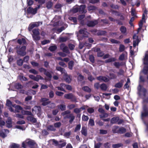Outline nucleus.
I'll list each match as a JSON object with an SVG mask.
<instances>
[{
    "label": "nucleus",
    "mask_w": 148,
    "mask_h": 148,
    "mask_svg": "<svg viewBox=\"0 0 148 148\" xmlns=\"http://www.w3.org/2000/svg\"><path fill=\"white\" fill-rule=\"evenodd\" d=\"M126 129L124 127H122L120 128L118 130V133L123 134L126 132Z\"/></svg>",
    "instance_id": "36"
},
{
    "label": "nucleus",
    "mask_w": 148,
    "mask_h": 148,
    "mask_svg": "<svg viewBox=\"0 0 148 148\" xmlns=\"http://www.w3.org/2000/svg\"><path fill=\"white\" fill-rule=\"evenodd\" d=\"M47 128L48 131H55L56 130L55 128L53 125H48L47 127Z\"/></svg>",
    "instance_id": "26"
},
{
    "label": "nucleus",
    "mask_w": 148,
    "mask_h": 148,
    "mask_svg": "<svg viewBox=\"0 0 148 148\" xmlns=\"http://www.w3.org/2000/svg\"><path fill=\"white\" fill-rule=\"evenodd\" d=\"M6 105L9 107V109L11 112L14 111V110L12 108L14 105L12 104L11 102L9 99L6 101Z\"/></svg>",
    "instance_id": "14"
},
{
    "label": "nucleus",
    "mask_w": 148,
    "mask_h": 148,
    "mask_svg": "<svg viewBox=\"0 0 148 148\" xmlns=\"http://www.w3.org/2000/svg\"><path fill=\"white\" fill-rule=\"evenodd\" d=\"M29 72L34 74H37L38 73V72L37 71L33 69L30 70Z\"/></svg>",
    "instance_id": "55"
},
{
    "label": "nucleus",
    "mask_w": 148,
    "mask_h": 148,
    "mask_svg": "<svg viewBox=\"0 0 148 148\" xmlns=\"http://www.w3.org/2000/svg\"><path fill=\"white\" fill-rule=\"evenodd\" d=\"M143 111L141 112V118L143 120L144 117L148 116V111L147 110V107L146 105L143 107Z\"/></svg>",
    "instance_id": "7"
},
{
    "label": "nucleus",
    "mask_w": 148,
    "mask_h": 148,
    "mask_svg": "<svg viewBox=\"0 0 148 148\" xmlns=\"http://www.w3.org/2000/svg\"><path fill=\"white\" fill-rule=\"evenodd\" d=\"M123 145L121 143H118L116 144L113 145L112 147L114 148H118L120 147H122Z\"/></svg>",
    "instance_id": "44"
},
{
    "label": "nucleus",
    "mask_w": 148,
    "mask_h": 148,
    "mask_svg": "<svg viewBox=\"0 0 148 148\" xmlns=\"http://www.w3.org/2000/svg\"><path fill=\"white\" fill-rule=\"evenodd\" d=\"M15 87L17 89L21 88L22 87V86L19 83H16L15 85Z\"/></svg>",
    "instance_id": "62"
},
{
    "label": "nucleus",
    "mask_w": 148,
    "mask_h": 148,
    "mask_svg": "<svg viewBox=\"0 0 148 148\" xmlns=\"http://www.w3.org/2000/svg\"><path fill=\"white\" fill-rule=\"evenodd\" d=\"M53 3L51 1H49L46 3V7L48 9H50L52 7Z\"/></svg>",
    "instance_id": "30"
},
{
    "label": "nucleus",
    "mask_w": 148,
    "mask_h": 148,
    "mask_svg": "<svg viewBox=\"0 0 148 148\" xmlns=\"http://www.w3.org/2000/svg\"><path fill=\"white\" fill-rule=\"evenodd\" d=\"M110 41L112 43H116V44H120V42L118 41L117 40H116L114 39H111L110 40Z\"/></svg>",
    "instance_id": "60"
},
{
    "label": "nucleus",
    "mask_w": 148,
    "mask_h": 148,
    "mask_svg": "<svg viewBox=\"0 0 148 148\" xmlns=\"http://www.w3.org/2000/svg\"><path fill=\"white\" fill-rule=\"evenodd\" d=\"M125 47L124 45H120L119 48V51L120 52H121L124 51L125 50Z\"/></svg>",
    "instance_id": "53"
},
{
    "label": "nucleus",
    "mask_w": 148,
    "mask_h": 148,
    "mask_svg": "<svg viewBox=\"0 0 148 148\" xmlns=\"http://www.w3.org/2000/svg\"><path fill=\"white\" fill-rule=\"evenodd\" d=\"M26 144L28 145L32 148H35L37 145L34 140L29 139L27 140L25 142H23L22 143V147L25 148L26 147Z\"/></svg>",
    "instance_id": "1"
},
{
    "label": "nucleus",
    "mask_w": 148,
    "mask_h": 148,
    "mask_svg": "<svg viewBox=\"0 0 148 148\" xmlns=\"http://www.w3.org/2000/svg\"><path fill=\"white\" fill-rule=\"evenodd\" d=\"M143 63L144 64L148 66H144L142 72L145 74L146 75L148 73V55L146 54L145 57L143 59ZM142 72H140V74Z\"/></svg>",
    "instance_id": "2"
},
{
    "label": "nucleus",
    "mask_w": 148,
    "mask_h": 148,
    "mask_svg": "<svg viewBox=\"0 0 148 148\" xmlns=\"http://www.w3.org/2000/svg\"><path fill=\"white\" fill-rule=\"evenodd\" d=\"M72 12L74 13H76L78 11L79 12V6L76 5L73 8L72 10Z\"/></svg>",
    "instance_id": "29"
},
{
    "label": "nucleus",
    "mask_w": 148,
    "mask_h": 148,
    "mask_svg": "<svg viewBox=\"0 0 148 148\" xmlns=\"http://www.w3.org/2000/svg\"><path fill=\"white\" fill-rule=\"evenodd\" d=\"M82 118L83 120L86 121H87L89 119L88 116L84 115H83Z\"/></svg>",
    "instance_id": "61"
},
{
    "label": "nucleus",
    "mask_w": 148,
    "mask_h": 148,
    "mask_svg": "<svg viewBox=\"0 0 148 148\" xmlns=\"http://www.w3.org/2000/svg\"><path fill=\"white\" fill-rule=\"evenodd\" d=\"M87 111L90 113H92L94 112V110L92 108H89L88 109Z\"/></svg>",
    "instance_id": "63"
},
{
    "label": "nucleus",
    "mask_w": 148,
    "mask_h": 148,
    "mask_svg": "<svg viewBox=\"0 0 148 148\" xmlns=\"http://www.w3.org/2000/svg\"><path fill=\"white\" fill-rule=\"evenodd\" d=\"M79 33L81 34L84 35V36H87L88 34V33L86 31V29H81L79 30Z\"/></svg>",
    "instance_id": "23"
},
{
    "label": "nucleus",
    "mask_w": 148,
    "mask_h": 148,
    "mask_svg": "<svg viewBox=\"0 0 148 148\" xmlns=\"http://www.w3.org/2000/svg\"><path fill=\"white\" fill-rule=\"evenodd\" d=\"M6 127L8 128L11 127L12 126V120L10 117H8L6 121Z\"/></svg>",
    "instance_id": "21"
},
{
    "label": "nucleus",
    "mask_w": 148,
    "mask_h": 148,
    "mask_svg": "<svg viewBox=\"0 0 148 148\" xmlns=\"http://www.w3.org/2000/svg\"><path fill=\"white\" fill-rule=\"evenodd\" d=\"M41 110V108L39 106H35L32 109V112H34V111L37 113H40Z\"/></svg>",
    "instance_id": "19"
},
{
    "label": "nucleus",
    "mask_w": 148,
    "mask_h": 148,
    "mask_svg": "<svg viewBox=\"0 0 148 148\" xmlns=\"http://www.w3.org/2000/svg\"><path fill=\"white\" fill-rule=\"evenodd\" d=\"M27 10L28 13H31L33 14H35L37 12L36 9L33 8L31 7H29L27 9Z\"/></svg>",
    "instance_id": "16"
},
{
    "label": "nucleus",
    "mask_w": 148,
    "mask_h": 148,
    "mask_svg": "<svg viewBox=\"0 0 148 148\" xmlns=\"http://www.w3.org/2000/svg\"><path fill=\"white\" fill-rule=\"evenodd\" d=\"M111 12L113 15L116 16H120L121 15V14L116 11L112 10Z\"/></svg>",
    "instance_id": "51"
},
{
    "label": "nucleus",
    "mask_w": 148,
    "mask_h": 148,
    "mask_svg": "<svg viewBox=\"0 0 148 148\" xmlns=\"http://www.w3.org/2000/svg\"><path fill=\"white\" fill-rule=\"evenodd\" d=\"M123 81L121 80L120 82H119L115 85V87L116 88H120L122 87L123 85Z\"/></svg>",
    "instance_id": "28"
},
{
    "label": "nucleus",
    "mask_w": 148,
    "mask_h": 148,
    "mask_svg": "<svg viewBox=\"0 0 148 148\" xmlns=\"http://www.w3.org/2000/svg\"><path fill=\"white\" fill-rule=\"evenodd\" d=\"M81 111V108H76L74 110V112L76 114L80 113Z\"/></svg>",
    "instance_id": "64"
},
{
    "label": "nucleus",
    "mask_w": 148,
    "mask_h": 148,
    "mask_svg": "<svg viewBox=\"0 0 148 148\" xmlns=\"http://www.w3.org/2000/svg\"><path fill=\"white\" fill-rule=\"evenodd\" d=\"M17 42L20 45H25L26 43L25 39L24 38L18 39Z\"/></svg>",
    "instance_id": "25"
},
{
    "label": "nucleus",
    "mask_w": 148,
    "mask_h": 148,
    "mask_svg": "<svg viewBox=\"0 0 148 148\" xmlns=\"http://www.w3.org/2000/svg\"><path fill=\"white\" fill-rule=\"evenodd\" d=\"M60 48L63 51L66 53H69V49L64 44H61L60 45Z\"/></svg>",
    "instance_id": "13"
},
{
    "label": "nucleus",
    "mask_w": 148,
    "mask_h": 148,
    "mask_svg": "<svg viewBox=\"0 0 148 148\" xmlns=\"http://www.w3.org/2000/svg\"><path fill=\"white\" fill-rule=\"evenodd\" d=\"M120 30L123 34H126L127 29L125 27L122 26L120 27Z\"/></svg>",
    "instance_id": "27"
},
{
    "label": "nucleus",
    "mask_w": 148,
    "mask_h": 148,
    "mask_svg": "<svg viewBox=\"0 0 148 148\" xmlns=\"http://www.w3.org/2000/svg\"><path fill=\"white\" fill-rule=\"evenodd\" d=\"M44 74L46 76L49 77V78H51L52 76L49 72L47 71V70L44 73Z\"/></svg>",
    "instance_id": "54"
},
{
    "label": "nucleus",
    "mask_w": 148,
    "mask_h": 148,
    "mask_svg": "<svg viewBox=\"0 0 148 148\" xmlns=\"http://www.w3.org/2000/svg\"><path fill=\"white\" fill-rule=\"evenodd\" d=\"M23 61L21 59H20L17 61V64L19 66H22L23 65Z\"/></svg>",
    "instance_id": "56"
},
{
    "label": "nucleus",
    "mask_w": 148,
    "mask_h": 148,
    "mask_svg": "<svg viewBox=\"0 0 148 148\" xmlns=\"http://www.w3.org/2000/svg\"><path fill=\"white\" fill-rule=\"evenodd\" d=\"M27 119L32 123H35L36 122V118L32 116H29L27 117Z\"/></svg>",
    "instance_id": "24"
},
{
    "label": "nucleus",
    "mask_w": 148,
    "mask_h": 148,
    "mask_svg": "<svg viewBox=\"0 0 148 148\" xmlns=\"http://www.w3.org/2000/svg\"><path fill=\"white\" fill-rule=\"evenodd\" d=\"M56 69L58 71H60L62 74H64V75L65 76V80L66 82L69 83L70 82L71 79L70 77L67 75L66 72L64 69L60 67L57 66Z\"/></svg>",
    "instance_id": "4"
},
{
    "label": "nucleus",
    "mask_w": 148,
    "mask_h": 148,
    "mask_svg": "<svg viewBox=\"0 0 148 148\" xmlns=\"http://www.w3.org/2000/svg\"><path fill=\"white\" fill-rule=\"evenodd\" d=\"M58 107L62 111L66 110V106L63 104H61L58 106Z\"/></svg>",
    "instance_id": "39"
},
{
    "label": "nucleus",
    "mask_w": 148,
    "mask_h": 148,
    "mask_svg": "<svg viewBox=\"0 0 148 148\" xmlns=\"http://www.w3.org/2000/svg\"><path fill=\"white\" fill-rule=\"evenodd\" d=\"M62 143H60L59 144V147H62L64 146L66 144V143L64 141V140H62Z\"/></svg>",
    "instance_id": "59"
},
{
    "label": "nucleus",
    "mask_w": 148,
    "mask_h": 148,
    "mask_svg": "<svg viewBox=\"0 0 148 148\" xmlns=\"http://www.w3.org/2000/svg\"><path fill=\"white\" fill-rule=\"evenodd\" d=\"M32 37L35 41H38L40 39V37L39 36V35H33Z\"/></svg>",
    "instance_id": "38"
},
{
    "label": "nucleus",
    "mask_w": 148,
    "mask_h": 148,
    "mask_svg": "<svg viewBox=\"0 0 148 148\" xmlns=\"http://www.w3.org/2000/svg\"><path fill=\"white\" fill-rule=\"evenodd\" d=\"M69 68L70 69H72L74 65L73 62L72 61H70L68 64Z\"/></svg>",
    "instance_id": "45"
},
{
    "label": "nucleus",
    "mask_w": 148,
    "mask_h": 148,
    "mask_svg": "<svg viewBox=\"0 0 148 148\" xmlns=\"http://www.w3.org/2000/svg\"><path fill=\"white\" fill-rule=\"evenodd\" d=\"M119 128V127L116 126H114L112 127V131L113 133H118V130Z\"/></svg>",
    "instance_id": "40"
},
{
    "label": "nucleus",
    "mask_w": 148,
    "mask_h": 148,
    "mask_svg": "<svg viewBox=\"0 0 148 148\" xmlns=\"http://www.w3.org/2000/svg\"><path fill=\"white\" fill-rule=\"evenodd\" d=\"M52 141L53 142V144L56 146H58L59 147V145L60 143H62V140H60L59 142H58L55 139H53Z\"/></svg>",
    "instance_id": "35"
},
{
    "label": "nucleus",
    "mask_w": 148,
    "mask_h": 148,
    "mask_svg": "<svg viewBox=\"0 0 148 148\" xmlns=\"http://www.w3.org/2000/svg\"><path fill=\"white\" fill-rule=\"evenodd\" d=\"M138 93L140 96H143L145 97V96L147 90L140 84H139L138 86Z\"/></svg>",
    "instance_id": "5"
},
{
    "label": "nucleus",
    "mask_w": 148,
    "mask_h": 148,
    "mask_svg": "<svg viewBox=\"0 0 148 148\" xmlns=\"http://www.w3.org/2000/svg\"><path fill=\"white\" fill-rule=\"evenodd\" d=\"M97 79L100 81H103L107 82L109 81V79L105 76H100L97 77Z\"/></svg>",
    "instance_id": "15"
},
{
    "label": "nucleus",
    "mask_w": 148,
    "mask_h": 148,
    "mask_svg": "<svg viewBox=\"0 0 148 148\" xmlns=\"http://www.w3.org/2000/svg\"><path fill=\"white\" fill-rule=\"evenodd\" d=\"M84 79V77L83 76H82L81 75L79 74L78 75L77 79L79 82H81Z\"/></svg>",
    "instance_id": "47"
},
{
    "label": "nucleus",
    "mask_w": 148,
    "mask_h": 148,
    "mask_svg": "<svg viewBox=\"0 0 148 148\" xmlns=\"http://www.w3.org/2000/svg\"><path fill=\"white\" fill-rule=\"evenodd\" d=\"M82 134L85 136H86L87 135V130L86 127L83 126L81 130Z\"/></svg>",
    "instance_id": "20"
},
{
    "label": "nucleus",
    "mask_w": 148,
    "mask_h": 148,
    "mask_svg": "<svg viewBox=\"0 0 148 148\" xmlns=\"http://www.w3.org/2000/svg\"><path fill=\"white\" fill-rule=\"evenodd\" d=\"M9 133V131L8 130L2 129L0 131V136L4 138L7 136V135Z\"/></svg>",
    "instance_id": "8"
},
{
    "label": "nucleus",
    "mask_w": 148,
    "mask_h": 148,
    "mask_svg": "<svg viewBox=\"0 0 148 148\" xmlns=\"http://www.w3.org/2000/svg\"><path fill=\"white\" fill-rule=\"evenodd\" d=\"M13 107L14 108H15V110L13 112L16 113L19 112V110H21L22 109V108L20 106L18 105H16L14 104L13 106Z\"/></svg>",
    "instance_id": "18"
},
{
    "label": "nucleus",
    "mask_w": 148,
    "mask_h": 148,
    "mask_svg": "<svg viewBox=\"0 0 148 148\" xmlns=\"http://www.w3.org/2000/svg\"><path fill=\"white\" fill-rule=\"evenodd\" d=\"M95 125V123L93 119H90L89 121L88 126H93Z\"/></svg>",
    "instance_id": "37"
},
{
    "label": "nucleus",
    "mask_w": 148,
    "mask_h": 148,
    "mask_svg": "<svg viewBox=\"0 0 148 148\" xmlns=\"http://www.w3.org/2000/svg\"><path fill=\"white\" fill-rule=\"evenodd\" d=\"M42 22H35L31 23L29 26L28 29L30 31L31 30L35 27H38L40 25L42 24Z\"/></svg>",
    "instance_id": "6"
},
{
    "label": "nucleus",
    "mask_w": 148,
    "mask_h": 148,
    "mask_svg": "<svg viewBox=\"0 0 148 148\" xmlns=\"http://www.w3.org/2000/svg\"><path fill=\"white\" fill-rule=\"evenodd\" d=\"M109 116V114L107 113L104 112V113L101 114L99 115L100 118H106L108 117Z\"/></svg>",
    "instance_id": "41"
},
{
    "label": "nucleus",
    "mask_w": 148,
    "mask_h": 148,
    "mask_svg": "<svg viewBox=\"0 0 148 148\" xmlns=\"http://www.w3.org/2000/svg\"><path fill=\"white\" fill-rule=\"evenodd\" d=\"M49 99L46 98H42L41 99V101L42 102V105L43 106H46L49 105L50 102L48 101Z\"/></svg>",
    "instance_id": "17"
},
{
    "label": "nucleus",
    "mask_w": 148,
    "mask_h": 148,
    "mask_svg": "<svg viewBox=\"0 0 148 148\" xmlns=\"http://www.w3.org/2000/svg\"><path fill=\"white\" fill-rule=\"evenodd\" d=\"M32 32L33 33V35H39L40 34L38 30L37 29H33L32 31Z\"/></svg>",
    "instance_id": "48"
},
{
    "label": "nucleus",
    "mask_w": 148,
    "mask_h": 148,
    "mask_svg": "<svg viewBox=\"0 0 148 148\" xmlns=\"http://www.w3.org/2000/svg\"><path fill=\"white\" fill-rule=\"evenodd\" d=\"M115 60H116V59L115 58H111L106 60L105 62L106 63H107L114 62Z\"/></svg>",
    "instance_id": "43"
},
{
    "label": "nucleus",
    "mask_w": 148,
    "mask_h": 148,
    "mask_svg": "<svg viewBox=\"0 0 148 148\" xmlns=\"http://www.w3.org/2000/svg\"><path fill=\"white\" fill-rule=\"evenodd\" d=\"M85 5H82L79 6V12L81 13H85L86 11L85 10Z\"/></svg>",
    "instance_id": "22"
},
{
    "label": "nucleus",
    "mask_w": 148,
    "mask_h": 148,
    "mask_svg": "<svg viewBox=\"0 0 148 148\" xmlns=\"http://www.w3.org/2000/svg\"><path fill=\"white\" fill-rule=\"evenodd\" d=\"M64 97L68 99H70L73 101H75L76 99L75 97L71 93L66 94L64 95Z\"/></svg>",
    "instance_id": "9"
},
{
    "label": "nucleus",
    "mask_w": 148,
    "mask_h": 148,
    "mask_svg": "<svg viewBox=\"0 0 148 148\" xmlns=\"http://www.w3.org/2000/svg\"><path fill=\"white\" fill-rule=\"evenodd\" d=\"M119 117H114L112 118L111 120V123H116L119 120Z\"/></svg>",
    "instance_id": "33"
},
{
    "label": "nucleus",
    "mask_w": 148,
    "mask_h": 148,
    "mask_svg": "<svg viewBox=\"0 0 148 148\" xmlns=\"http://www.w3.org/2000/svg\"><path fill=\"white\" fill-rule=\"evenodd\" d=\"M82 89L85 91L89 93L91 91V89L87 86H85L83 87Z\"/></svg>",
    "instance_id": "31"
},
{
    "label": "nucleus",
    "mask_w": 148,
    "mask_h": 148,
    "mask_svg": "<svg viewBox=\"0 0 148 148\" xmlns=\"http://www.w3.org/2000/svg\"><path fill=\"white\" fill-rule=\"evenodd\" d=\"M16 49H17L16 52L18 55L23 56L26 54V53L25 51L26 47L25 46H23L20 48V47L18 46L16 47Z\"/></svg>",
    "instance_id": "3"
},
{
    "label": "nucleus",
    "mask_w": 148,
    "mask_h": 148,
    "mask_svg": "<svg viewBox=\"0 0 148 148\" xmlns=\"http://www.w3.org/2000/svg\"><path fill=\"white\" fill-rule=\"evenodd\" d=\"M138 38V37L136 34L134 35L133 36V46L134 47H135L136 45H138L140 42Z\"/></svg>",
    "instance_id": "10"
},
{
    "label": "nucleus",
    "mask_w": 148,
    "mask_h": 148,
    "mask_svg": "<svg viewBox=\"0 0 148 148\" xmlns=\"http://www.w3.org/2000/svg\"><path fill=\"white\" fill-rule=\"evenodd\" d=\"M71 112L70 111L67 110L62 112L61 114L63 116H64L65 115L66 116L67 115L69 114Z\"/></svg>",
    "instance_id": "58"
},
{
    "label": "nucleus",
    "mask_w": 148,
    "mask_h": 148,
    "mask_svg": "<svg viewBox=\"0 0 148 148\" xmlns=\"http://www.w3.org/2000/svg\"><path fill=\"white\" fill-rule=\"evenodd\" d=\"M97 51H98L97 56L98 57H102L103 55V52L101 51L99 49H97Z\"/></svg>",
    "instance_id": "46"
},
{
    "label": "nucleus",
    "mask_w": 148,
    "mask_h": 148,
    "mask_svg": "<svg viewBox=\"0 0 148 148\" xmlns=\"http://www.w3.org/2000/svg\"><path fill=\"white\" fill-rule=\"evenodd\" d=\"M19 145L18 144H16L14 143L12 144L9 146L10 148H18Z\"/></svg>",
    "instance_id": "34"
},
{
    "label": "nucleus",
    "mask_w": 148,
    "mask_h": 148,
    "mask_svg": "<svg viewBox=\"0 0 148 148\" xmlns=\"http://www.w3.org/2000/svg\"><path fill=\"white\" fill-rule=\"evenodd\" d=\"M57 47L56 45L52 46L49 47V49L51 51H53L57 49Z\"/></svg>",
    "instance_id": "49"
},
{
    "label": "nucleus",
    "mask_w": 148,
    "mask_h": 148,
    "mask_svg": "<svg viewBox=\"0 0 148 148\" xmlns=\"http://www.w3.org/2000/svg\"><path fill=\"white\" fill-rule=\"evenodd\" d=\"M100 88L101 90H106L107 87V85L105 84H102L100 86Z\"/></svg>",
    "instance_id": "32"
},
{
    "label": "nucleus",
    "mask_w": 148,
    "mask_h": 148,
    "mask_svg": "<svg viewBox=\"0 0 148 148\" xmlns=\"http://www.w3.org/2000/svg\"><path fill=\"white\" fill-rule=\"evenodd\" d=\"M44 78L40 75H37L35 77V81L38 82L40 79L43 80Z\"/></svg>",
    "instance_id": "42"
},
{
    "label": "nucleus",
    "mask_w": 148,
    "mask_h": 148,
    "mask_svg": "<svg viewBox=\"0 0 148 148\" xmlns=\"http://www.w3.org/2000/svg\"><path fill=\"white\" fill-rule=\"evenodd\" d=\"M35 1L38 2V3L40 5L44 4L45 2V0H35Z\"/></svg>",
    "instance_id": "57"
},
{
    "label": "nucleus",
    "mask_w": 148,
    "mask_h": 148,
    "mask_svg": "<svg viewBox=\"0 0 148 148\" xmlns=\"http://www.w3.org/2000/svg\"><path fill=\"white\" fill-rule=\"evenodd\" d=\"M110 78L112 79H114L116 78V76L114 74L112 73H111L110 74Z\"/></svg>",
    "instance_id": "52"
},
{
    "label": "nucleus",
    "mask_w": 148,
    "mask_h": 148,
    "mask_svg": "<svg viewBox=\"0 0 148 148\" xmlns=\"http://www.w3.org/2000/svg\"><path fill=\"white\" fill-rule=\"evenodd\" d=\"M18 77L22 81H25L27 80V79L25 77H24L22 75H19Z\"/></svg>",
    "instance_id": "50"
},
{
    "label": "nucleus",
    "mask_w": 148,
    "mask_h": 148,
    "mask_svg": "<svg viewBox=\"0 0 148 148\" xmlns=\"http://www.w3.org/2000/svg\"><path fill=\"white\" fill-rule=\"evenodd\" d=\"M64 118H65L69 119L70 120L69 121V122L70 123H71L74 120L75 117L73 114H71L70 113L69 114H67L66 116Z\"/></svg>",
    "instance_id": "12"
},
{
    "label": "nucleus",
    "mask_w": 148,
    "mask_h": 148,
    "mask_svg": "<svg viewBox=\"0 0 148 148\" xmlns=\"http://www.w3.org/2000/svg\"><path fill=\"white\" fill-rule=\"evenodd\" d=\"M98 23L97 20H95L93 21H88L87 25L88 27H93L95 26Z\"/></svg>",
    "instance_id": "11"
}]
</instances>
